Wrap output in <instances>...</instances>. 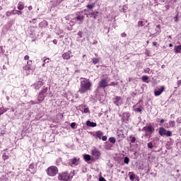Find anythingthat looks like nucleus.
<instances>
[{
	"mask_svg": "<svg viewBox=\"0 0 181 181\" xmlns=\"http://www.w3.org/2000/svg\"><path fill=\"white\" fill-rule=\"evenodd\" d=\"M158 134L160 135V136H172L173 135L172 132L166 130L163 127L159 128Z\"/></svg>",
	"mask_w": 181,
	"mask_h": 181,
	"instance_id": "nucleus-4",
	"label": "nucleus"
},
{
	"mask_svg": "<svg viewBox=\"0 0 181 181\" xmlns=\"http://www.w3.org/2000/svg\"><path fill=\"white\" fill-rule=\"evenodd\" d=\"M90 15L93 18V19H97V18H98V11H95L92 12Z\"/></svg>",
	"mask_w": 181,
	"mask_h": 181,
	"instance_id": "nucleus-18",
	"label": "nucleus"
},
{
	"mask_svg": "<svg viewBox=\"0 0 181 181\" xmlns=\"http://www.w3.org/2000/svg\"><path fill=\"white\" fill-rule=\"evenodd\" d=\"M157 45H158V42H153V46H156Z\"/></svg>",
	"mask_w": 181,
	"mask_h": 181,
	"instance_id": "nucleus-53",
	"label": "nucleus"
},
{
	"mask_svg": "<svg viewBox=\"0 0 181 181\" xmlns=\"http://www.w3.org/2000/svg\"><path fill=\"white\" fill-rule=\"evenodd\" d=\"M91 152H92L93 156H95V158H97V159H98V158H100V156H101V153L100 152V151H98L95 148L92 150Z\"/></svg>",
	"mask_w": 181,
	"mask_h": 181,
	"instance_id": "nucleus-12",
	"label": "nucleus"
},
{
	"mask_svg": "<svg viewBox=\"0 0 181 181\" xmlns=\"http://www.w3.org/2000/svg\"><path fill=\"white\" fill-rule=\"evenodd\" d=\"M156 28H158L159 29V30H160V25H158L156 26Z\"/></svg>",
	"mask_w": 181,
	"mask_h": 181,
	"instance_id": "nucleus-56",
	"label": "nucleus"
},
{
	"mask_svg": "<svg viewBox=\"0 0 181 181\" xmlns=\"http://www.w3.org/2000/svg\"><path fill=\"white\" fill-rule=\"evenodd\" d=\"M27 63L28 64H30L32 63V61H28Z\"/></svg>",
	"mask_w": 181,
	"mask_h": 181,
	"instance_id": "nucleus-57",
	"label": "nucleus"
},
{
	"mask_svg": "<svg viewBox=\"0 0 181 181\" xmlns=\"http://www.w3.org/2000/svg\"><path fill=\"white\" fill-rule=\"evenodd\" d=\"M92 62L93 64H98L100 59L98 58H93Z\"/></svg>",
	"mask_w": 181,
	"mask_h": 181,
	"instance_id": "nucleus-23",
	"label": "nucleus"
},
{
	"mask_svg": "<svg viewBox=\"0 0 181 181\" xmlns=\"http://www.w3.org/2000/svg\"><path fill=\"white\" fill-rule=\"evenodd\" d=\"M102 140L103 141H107V136H102Z\"/></svg>",
	"mask_w": 181,
	"mask_h": 181,
	"instance_id": "nucleus-44",
	"label": "nucleus"
},
{
	"mask_svg": "<svg viewBox=\"0 0 181 181\" xmlns=\"http://www.w3.org/2000/svg\"><path fill=\"white\" fill-rule=\"evenodd\" d=\"M165 122V119H161L160 121V124H163Z\"/></svg>",
	"mask_w": 181,
	"mask_h": 181,
	"instance_id": "nucleus-50",
	"label": "nucleus"
},
{
	"mask_svg": "<svg viewBox=\"0 0 181 181\" xmlns=\"http://www.w3.org/2000/svg\"><path fill=\"white\" fill-rule=\"evenodd\" d=\"M175 22L177 23L179 22V13H177L175 17H174Z\"/></svg>",
	"mask_w": 181,
	"mask_h": 181,
	"instance_id": "nucleus-31",
	"label": "nucleus"
},
{
	"mask_svg": "<svg viewBox=\"0 0 181 181\" xmlns=\"http://www.w3.org/2000/svg\"><path fill=\"white\" fill-rule=\"evenodd\" d=\"M112 101L115 105L119 107V101H122V98H121V96H115L112 98Z\"/></svg>",
	"mask_w": 181,
	"mask_h": 181,
	"instance_id": "nucleus-10",
	"label": "nucleus"
},
{
	"mask_svg": "<svg viewBox=\"0 0 181 181\" xmlns=\"http://www.w3.org/2000/svg\"><path fill=\"white\" fill-rule=\"evenodd\" d=\"M44 84H45V83H43V81H37L36 83H35L33 86L35 90H40V88H42V87H43Z\"/></svg>",
	"mask_w": 181,
	"mask_h": 181,
	"instance_id": "nucleus-7",
	"label": "nucleus"
},
{
	"mask_svg": "<svg viewBox=\"0 0 181 181\" xmlns=\"http://www.w3.org/2000/svg\"><path fill=\"white\" fill-rule=\"evenodd\" d=\"M170 127H172L173 128L176 125V122L173 120H170L169 122Z\"/></svg>",
	"mask_w": 181,
	"mask_h": 181,
	"instance_id": "nucleus-25",
	"label": "nucleus"
},
{
	"mask_svg": "<svg viewBox=\"0 0 181 181\" xmlns=\"http://www.w3.org/2000/svg\"><path fill=\"white\" fill-rule=\"evenodd\" d=\"M17 8L19 11H23L25 8V4L22 1H19Z\"/></svg>",
	"mask_w": 181,
	"mask_h": 181,
	"instance_id": "nucleus-14",
	"label": "nucleus"
},
{
	"mask_svg": "<svg viewBox=\"0 0 181 181\" xmlns=\"http://www.w3.org/2000/svg\"><path fill=\"white\" fill-rule=\"evenodd\" d=\"M95 5L94 4H88L86 6V8H88V9H93V8H94Z\"/></svg>",
	"mask_w": 181,
	"mask_h": 181,
	"instance_id": "nucleus-30",
	"label": "nucleus"
},
{
	"mask_svg": "<svg viewBox=\"0 0 181 181\" xmlns=\"http://www.w3.org/2000/svg\"><path fill=\"white\" fill-rule=\"evenodd\" d=\"M74 127H76V122H72V123L71 124V128H74Z\"/></svg>",
	"mask_w": 181,
	"mask_h": 181,
	"instance_id": "nucleus-41",
	"label": "nucleus"
},
{
	"mask_svg": "<svg viewBox=\"0 0 181 181\" xmlns=\"http://www.w3.org/2000/svg\"><path fill=\"white\" fill-rule=\"evenodd\" d=\"M30 23H32V21H30Z\"/></svg>",
	"mask_w": 181,
	"mask_h": 181,
	"instance_id": "nucleus-63",
	"label": "nucleus"
},
{
	"mask_svg": "<svg viewBox=\"0 0 181 181\" xmlns=\"http://www.w3.org/2000/svg\"><path fill=\"white\" fill-rule=\"evenodd\" d=\"M177 124H180V122H181V117H178L177 119Z\"/></svg>",
	"mask_w": 181,
	"mask_h": 181,
	"instance_id": "nucleus-42",
	"label": "nucleus"
},
{
	"mask_svg": "<svg viewBox=\"0 0 181 181\" xmlns=\"http://www.w3.org/2000/svg\"><path fill=\"white\" fill-rule=\"evenodd\" d=\"M177 84L178 86H180L181 80L177 81Z\"/></svg>",
	"mask_w": 181,
	"mask_h": 181,
	"instance_id": "nucleus-47",
	"label": "nucleus"
},
{
	"mask_svg": "<svg viewBox=\"0 0 181 181\" xmlns=\"http://www.w3.org/2000/svg\"><path fill=\"white\" fill-rule=\"evenodd\" d=\"M98 86L100 88H105V87H108V81H107L105 79H102L98 83Z\"/></svg>",
	"mask_w": 181,
	"mask_h": 181,
	"instance_id": "nucleus-9",
	"label": "nucleus"
},
{
	"mask_svg": "<svg viewBox=\"0 0 181 181\" xmlns=\"http://www.w3.org/2000/svg\"><path fill=\"white\" fill-rule=\"evenodd\" d=\"M12 15H16V13H15V11H14L12 13Z\"/></svg>",
	"mask_w": 181,
	"mask_h": 181,
	"instance_id": "nucleus-59",
	"label": "nucleus"
},
{
	"mask_svg": "<svg viewBox=\"0 0 181 181\" xmlns=\"http://www.w3.org/2000/svg\"><path fill=\"white\" fill-rule=\"evenodd\" d=\"M144 21H139L138 22V26H139V27H142V26H144Z\"/></svg>",
	"mask_w": 181,
	"mask_h": 181,
	"instance_id": "nucleus-32",
	"label": "nucleus"
},
{
	"mask_svg": "<svg viewBox=\"0 0 181 181\" xmlns=\"http://www.w3.org/2000/svg\"><path fill=\"white\" fill-rule=\"evenodd\" d=\"M45 64H46L44 62V63L42 64V67H45Z\"/></svg>",
	"mask_w": 181,
	"mask_h": 181,
	"instance_id": "nucleus-58",
	"label": "nucleus"
},
{
	"mask_svg": "<svg viewBox=\"0 0 181 181\" xmlns=\"http://www.w3.org/2000/svg\"><path fill=\"white\" fill-rule=\"evenodd\" d=\"M95 135H96L97 138H99V139H101V138H103V135H104V134L101 131H98V132H96Z\"/></svg>",
	"mask_w": 181,
	"mask_h": 181,
	"instance_id": "nucleus-19",
	"label": "nucleus"
},
{
	"mask_svg": "<svg viewBox=\"0 0 181 181\" xmlns=\"http://www.w3.org/2000/svg\"><path fill=\"white\" fill-rule=\"evenodd\" d=\"M69 179H70V175H69V173L67 172H64L59 174L58 180L69 181Z\"/></svg>",
	"mask_w": 181,
	"mask_h": 181,
	"instance_id": "nucleus-6",
	"label": "nucleus"
},
{
	"mask_svg": "<svg viewBox=\"0 0 181 181\" xmlns=\"http://www.w3.org/2000/svg\"><path fill=\"white\" fill-rule=\"evenodd\" d=\"M44 63H49V58H46L44 59Z\"/></svg>",
	"mask_w": 181,
	"mask_h": 181,
	"instance_id": "nucleus-43",
	"label": "nucleus"
},
{
	"mask_svg": "<svg viewBox=\"0 0 181 181\" xmlns=\"http://www.w3.org/2000/svg\"><path fill=\"white\" fill-rule=\"evenodd\" d=\"M130 180H134L135 179V175L132 174L129 176Z\"/></svg>",
	"mask_w": 181,
	"mask_h": 181,
	"instance_id": "nucleus-35",
	"label": "nucleus"
},
{
	"mask_svg": "<svg viewBox=\"0 0 181 181\" xmlns=\"http://www.w3.org/2000/svg\"><path fill=\"white\" fill-rule=\"evenodd\" d=\"M81 80L82 81H81L80 88L78 93L80 94H84L87 93V91L91 90L93 84L91 83V81H90V79L81 78Z\"/></svg>",
	"mask_w": 181,
	"mask_h": 181,
	"instance_id": "nucleus-1",
	"label": "nucleus"
},
{
	"mask_svg": "<svg viewBox=\"0 0 181 181\" xmlns=\"http://www.w3.org/2000/svg\"><path fill=\"white\" fill-rule=\"evenodd\" d=\"M148 148L152 149V148H153V144L152 142L148 143Z\"/></svg>",
	"mask_w": 181,
	"mask_h": 181,
	"instance_id": "nucleus-33",
	"label": "nucleus"
},
{
	"mask_svg": "<svg viewBox=\"0 0 181 181\" xmlns=\"http://www.w3.org/2000/svg\"><path fill=\"white\" fill-rule=\"evenodd\" d=\"M109 141H110V142L111 144H115V138H114V137H110V138L109 139Z\"/></svg>",
	"mask_w": 181,
	"mask_h": 181,
	"instance_id": "nucleus-28",
	"label": "nucleus"
},
{
	"mask_svg": "<svg viewBox=\"0 0 181 181\" xmlns=\"http://www.w3.org/2000/svg\"><path fill=\"white\" fill-rule=\"evenodd\" d=\"M119 117H121L122 122H124V124H127L128 121H129V117H131V113H129V112H125L122 115H119Z\"/></svg>",
	"mask_w": 181,
	"mask_h": 181,
	"instance_id": "nucleus-5",
	"label": "nucleus"
},
{
	"mask_svg": "<svg viewBox=\"0 0 181 181\" xmlns=\"http://www.w3.org/2000/svg\"><path fill=\"white\" fill-rule=\"evenodd\" d=\"M13 12H15V10H13V11H7L6 13V16H11V15H12V13Z\"/></svg>",
	"mask_w": 181,
	"mask_h": 181,
	"instance_id": "nucleus-29",
	"label": "nucleus"
},
{
	"mask_svg": "<svg viewBox=\"0 0 181 181\" xmlns=\"http://www.w3.org/2000/svg\"><path fill=\"white\" fill-rule=\"evenodd\" d=\"M142 81H144V83H149V81H148V80H149V76H143L141 78Z\"/></svg>",
	"mask_w": 181,
	"mask_h": 181,
	"instance_id": "nucleus-21",
	"label": "nucleus"
},
{
	"mask_svg": "<svg viewBox=\"0 0 181 181\" xmlns=\"http://www.w3.org/2000/svg\"><path fill=\"white\" fill-rule=\"evenodd\" d=\"M33 9V8L32 7V6H28V10L29 11H32Z\"/></svg>",
	"mask_w": 181,
	"mask_h": 181,
	"instance_id": "nucleus-52",
	"label": "nucleus"
},
{
	"mask_svg": "<svg viewBox=\"0 0 181 181\" xmlns=\"http://www.w3.org/2000/svg\"><path fill=\"white\" fill-rule=\"evenodd\" d=\"M47 91H48L47 88H42L41 90V91L38 93V97H37L38 102L31 100L30 103L33 105H35L36 104H40L41 103H43V101L45 100V97H46V96H45V94H46V93H47Z\"/></svg>",
	"mask_w": 181,
	"mask_h": 181,
	"instance_id": "nucleus-2",
	"label": "nucleus"
},
{
	"mask_svg": "<svg viewBox=\"0 0 181 181\" xmlns=\"http://www.w3.org/2000/svg\"><path fill=\"white\" fill-rule=\"evenodd\" d=\"M157 35L156 34V33H154V34H151L150 35V37H155V36H156Z\"/></svg>",
	"mask_w": 181,
	"mask_h": 181,
	"instance_id": "nucleus-46",
	"label": "nucleus"
},
{
	"mask_svg": "<svg viewBox=\"0 0 181 181\" xmlns=\"http://www.w3.org/2000/svg\"><path fill=\"white\" fill-rule=\"evenodd\" d=\"M78 160H80V158H77L75 157V158L71 159L70 162H71V165H74V166H77V165H78Z\"/></svg>",
	"mask_w": 181,
	"mask_h": 181,
	"instance_id": "nucleus-13",
	"label": "nucleus"
},
{
	"mask_svg": "<svg viewBox=\"0 0 181 181\" xmlns=\"http://www.w3.org/2000/svg\"><path fill=\"white\" fill-rule=\"evenodd\" d=\"M121 36H122V37H127V33H122L121 34Z\"/></svg>",
	"mask_w": 181,
	"mask_h": 181,
	"instance_id": "nucleus-40",
	"label": "nucleus"
},
{
	"mask_svg": "<svg viewBox=\"0 0 181 181\" xmlns=\"http://www.w3.org/2000/svg\"><path fill=\"white\" fill-rule=\"evenodd\" d=\"M109 86H117V83L112 82Z\"/></svg>",
	"mask_w": 181,
	"mask_h": 181,
	"instance_id": "nucleus-48",
	"label": "nucleus"
},
{
	"mask_svg": "<svg viewBox=\"0 0 181 181\" xmlns=\"http://www.w3.org/2000/svg\"><path fill=\"white\" fill-rule=\"evenodd\" d=\"M2 158L4 160H6V159H9V156L6 155V153H4Z\"/></svg>",
	"mask_w": 181,
	"mask_h": 181,
	"instance_id": "nucleus-27",
	"label": "nucleus"
},
{
	"mask_svg": "<svg viewBox=\"0 0 181 181\" xmlns=\"http://www.w3.org/2000/svg\"><path fill=\"white\" fill-rule=\"evenodd\" d=\"M124 163H126V165H129V158L124 157Z\"/></svg>",
	"mask_w": 181,
	"mask_h": 181,
	"instance_id": "nucleus-26",
	"label": "nucleus"
},
{
	"mask_svg": "<svg viewBox=\"0 0 181 181\" xmlns=\"http://www.w3.org/2000/svg\"><path fill=\"white\" fill-rule=\"evenodd\" d=\"M15 12H16V13L17 15H22V11H21L16 10Z\"/></svg>",
	"mask_w": 181,
	"mask_h": 181,
	"instance_id": "nucleus-39",
	"label": "nucleus"
},
{
	"mask_svg": "<svg viewBox=\"0 0 181 181\" xmlns=\"http://www.w3.org/2000/svg\"><path fill=\"white\" fill-rule=\"evenodd\" d=\"M78 35L80 36V37H82V36H81V32H78Z\"/></svg>",
	"mask_w": 181,
	"mask_h": 181,
	"instance_id": "nucleus-54",
	"label": "nucleus"
},
{
	"mask_svg": "<svg viewBox=\"0 0 181 181\" xmlns=\"http://www.w3.org/2000/svg\"><path fill=\"white\" fill-rule=\"evenodd\" d=\"M165 91V86H161V88L159 90H154V95L156 97H158L162 94V93Z\"/></svg>",
	"mask_w": 181,
	"mask_h": 181,
	"instance_id": "nucleus-11",
	"label": "nucleus"
},
{
	"mask_svg": "<svg viewBox=\"0 0 181 181\" xmlns=\"http://www.w3.org/2000/svg\"><path fill=\"white\" fill-rule=\"evenodd\" d=\"M83 112L85 114H87V112H90V110L88 109V107H86L84 110H83Z\"/></svg>",
	"mask_w": 181,
	"mask_h": 181,
	"instance_id": "nucleus-36",
	"label": "nucleus"
},
{
	"mask_svg": "<svg viewBox=\"0 0 181 181\" xmlns=\"http://www.w3.org/2000/svg\"><path fill=\"white\" fill-rule=\"evenodd\" d=\"M62 57L64 60H69L70 59V52H65L62 54Z\"/></svg>",
	"mask_w": 181,
	"mask_h": 181,
	"instance_id": "nucleus-15",
	"label": "nucleus"
},
{
	"mask_svg": "<svg viewBox=\"0 0 181 181\" xmlns=\"http://www.w3.org/2000/svg\"><path fill=\"white\" fill-rule=\"evenodd\" d=\"M142 110H144V107H139L134 109L135 112H142Z\"/></svg>",
	"mask_w": 181,
	"mask_h": 181,
	"instance_id": "nucleus-24",
	"label": "nucleus"
},
{
	"mask_svg": "<svg viewBox=\"0 0 181 181\" xmlns=\"http://www.w3.org/2000/svg\"><path fill=\"white\" fill-rule=\"evenodd\" d=\"M24 59H25V60H28V59H29V55H25V56L24 57Z\"/></svg>",
	"mask_w": 181,
	"mask_h": 181,
	"instance_id": "nucleus-45",
	"label": "nucleus"
},
{
	"mask_svg": "<svg viewBox=\"0 0 181 181\" xmlns=\"http://www.w3.org/2000/svg\"><path fill=\"white\" fill-rule=\"evenodd\" d=\"M53 43L54 45H57V40H54Z\"/></svg>",
	"mask_w": 181,
	"mask_h": 181,
	"instance_id": "nucleus-51",
	"label": "nucleus"
},
{
	"mask_svg": "<svg viewBox=\"0 0 181 181\" xmlns=\"http://www.w3.org/2000/svg\"><path fill=\"white\" fill-rule=\"evenodd\" d=\"M83 107H86V105H83Z\"/></svg>",
	"mask_w": 181,
	"mask_h": 181,
	"instance_id": "nucleus-62",
	"label": "nucleus"
},
{
	"mask_svg": "<svg viewBox=\"0 0 181 181\" xmlns=\"http://www.w3.org/2000/svg\"><path fill=\"white\" fill-rule=\"evenodd\" d=\"M0 11H2V7L0 6Z\"/></svg>",
	"mask_w": 181,
	"mask_h": 181,
	"instance_id": "nucleus-60",
	"label": "nucleus"
},
{
	"mask_svg": "<svg viewBox=\"0 0 181 181\" xmlns=\"http://www.w3.org/2000/svg\"><path fill=\"white\" fill-rule=\"evenodd\" d=\"M46 172H47V174L48 175V176L53 177L56 176V175H57V173H59V168H57V167H56L54 165H52L46 170Z\"/></svg>",
	"mask_w": 181,
	"mask_h": 181,
	"instance_id": "nucleus-3",
	"label": "nucleus"
},
{
	"mask_svg": "<svg viewBox=\"0 0 181 181\" xmlns=\"http://www.w3.org/2000/svg\"><path fill=\"white\" fill-rule=\"evenodd\" d=\"M75 19L76 21H78L79 22H81V23H83V21H84V16L79 15L76 16Z\"/></svg>",
	"mask_w": 181,
	"mask_h": 181,
	"instance_id": "nucleus-16",
	"label": "nucleus"
},
{
	"mask_svg": "<svg viewBox=\"0 0 181 181\" xmlns=\"http://www.w3.org/2000/svg\"><path fill=\"white\" fill-rule=\"evenodd\" d=\"M86 125H87L88 127H97V123H95V122H91L90 121H88V122H86Z\"/></svg>",
	"mask_w": 181,
	"mask_h": 181,
	"instance_id": "nucleus-20",
	"label": "nucleus"
},
{
	"mask_svg": "<svg viewBox=\"0 0 181 181\" xmlns=\"http://www.w3.org/2000/svg\"><path fill=\"white\" fill-rule=\"evenodd\" d=\"M29 169H35V165L33 163L30 164Z\"/></svg>",
	"mask_w": 181,
	"mask_h": 181,
	"instance_id": "nucleus-37",
	"label": "nucleus"
},
{
	"mask_svg": "<svg viewBox=\"0 0 181 181\" xmlns=\"http://www.w3.org/2000/svg\"><path fill=\"white\" fill-rule=\"evenodd\" d=\"M3 113H0V117H1V115H2Z\"/></svg>",
	"mask_w": 181,
	"mask_h": 181,
	"instance_id": "nucleus-64",
	"label": "nucleus"
},
{
	"mask_svg": "<svg viewBox=\"0 0 181 181\" xmlns=\"http://www.w3.org/2000/svg\"><path fill=\"white\" fill-rule=\"evenodd\" d=\"M151 69L149 68L144 69V73H148V74H150Z\"/></svg>",
	"mask_w": 181,
	"mask_h": 181,
	"instance_id": "nucleus-38",
	"label": "nucleus"
},
{
	"mask_svg": "<svg viewBox=\"0 0 181 181\" xmlns=\"http://www.w3.org/2000/svg\"><path fill=\"white\" fill-rule=\"evenodd\" d=\"M136 141V139L135 136L132 137L131 142L132 144H135V141Z\"/></svg>",
	"mask_w": 181,
	"mask_h": 181,
	"instance_id": "nucleus-34",
	"label": "nucleus"
},
{
	"mask_svg": "<svg viewBox=\"0 0 181 181\" xmlns=\"http://www.w3.org/2000/svg\"><path fill=\"white\" fill-rule=\"evenodd\" d=\"M0 53H4V49L1 46H0Z\"/></svg>",
	"mask_w": 181,
	"mask_h": 181,
	"instance_id": "nucleus-49",
	"label": "nucleus"
},
{
	"mask_svg": "<svg viewBox=\"0 0 181 181\" xmlns=\"http://www.w3.org/2000/svg\"><path fill=\"white\" fill-rule=\"evenodd\" d=\"M83 158H84V160L86 162H88V161L91 160V156L90 155H88V154L84 155Z\"/></svg>",
	"mask_w": 181,
	"mask_h": 181,
	"instance_id": "nucleus-22",
	"label": "nucleus"
},
{
	"mask_svg": "<svg viewBox=\"0 0 181 181\" xmlns=\"http://www.w3.org/2000/svg\"><path fill=\"white\" fill-rule=\"evenodd\" d=\"M142 131H144L145 132H150V134H153L155 132V128L152 126H145Z\"/></svg>",
	"mask_w": 181,
	"mask_h": 181,
	"instance_id": "nucleus-8",
	"label": "nucleus"
},
{
	"mask_svg": "<svg viewBox=\"0 0 181 181\" xmlns=\"http://www.w3.org/2000/svg\"><path fill=\"white\" fill-rule=\"evenodd\" d=\"M173 47V44L170 43L169 44V47Z\"/></svg>",
	"mask_w": 181,
	"mask_h": 181,
	"instance_id": "nucleus-55",
	"label": "nucleus"
},
{
	"mask_svg": "<svg viewBox=\"0 0 181 181\" xmlns=\"http://www.w3.org/2000/svg\"><path fill=\"white\" fill-rule=\"evenodd\" d=\"M95 43H97V41H96V42H95L93 44H94V45H95Z\"/></svg>",
	"mask_w": 181,
	"mask_h": 181,
	"instance_id": "nucleus-61",
	"label": "nucleus"
},
{
	"mask_svg": "<svg viewBox=\"0 0 181 181\" xmlns=\"http://www.w3.org/2000/svg\"><path fill=\"white\" fill-rule=\"evenodd\" d=\"M174 52L175 53H181V45H177L174 47Z\"/></svg>",
	"mask_w": 181,
	"mask_h": 181,
	"instance_id": "nucleus-17",
	"label": "nucleus"
}]
</instances>
